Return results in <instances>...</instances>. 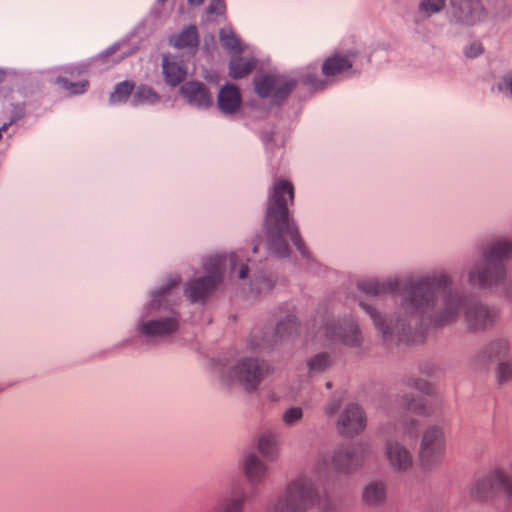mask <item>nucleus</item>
Listing matches in <instances>:
<instances>
[{"label": "nucleus", "mask_w": 512, "mask_h": 512, "mask_svg": "<svg viewBox=\"0 0 512 512\" xmlns=\"http://www.w3.org/2000/svg\"><path fill=\"white\" fill-rule=\"evenodd\" d=\"M294 201V186L286 179H277L272 188L265 217V229L270 249L279 257L289 254L287 240L301 249L302 239L290 218L288 205Z\"/></svg>", "instance_id": "1"}, {"label": "nucleus", "mask_w": 512, "mask_h": 512, "mask_svg": "<svg viewBox=\"0 0 512 512\" xmlns=\"http://www.w3.org/2000/svg\"><path fill=\"white\" fill-rule=\"evenodd\" d=\"M169 42L178 49L196 48L199 44L198 29L195 25H189L180 33L172 36Z\"/></svg>", "instance_id": "10"}, {"label": "nucleus", "mask_w": 512, "mask_h": 512, "mask_svg": "<svg viewBox=\"0 0 512 512\" xmlns=\"http://www.w3.org/2000/svg\"><path fill=\"white\" fill-rule=\"evenodd\" d=\"M442 451L441 432L437 429L428 430L423 438L421 449V460L423 463L428 461V458L435 453L439 455Z\"/></svg>", "instance_id": "9"}, {"label": "nucleus", "mask_w": 512, "mask_h": 512, "mask_svg": "<svg viewBox=\"0 0 512 512\" xmlns=\"http://www.w3.org/2000/svg\"><path fill=\"white\" fill-rule=\"evenodd\" d=\"M18 75L16 73H7L4 70L0 69V85L7 82L9 84H14L18 80Z\"/></svg>", "instance_id": "26"}, {"label": "nucleus", "mask_w": 512, "mask_h": 512, "mask_svg": "<svg viewBox=\"0 0 512 512\" xmlns=\"http://www.w3.org/2000/svg\"><path fill=\"white\" fill-rule=\"evenodd\" d=\"M163 73L165 81L171 86H177L187 76V71L183 65L171 60L168 56L163 58Z\"/></svg>", "instance_id": "11"}, {"label": "nucleus", "mask_w": 512, "mask_h": 512, "mask_svg": "<svg viewBox=\"0 0 512 512\" xmlns=\"http://www.w3.org/2000/svg\"><path fill=\"white\" fill-rule=\"evenodd\" d=\"M496 477H497L499 483H501V484L505 483L504 475L502 473L498 472L496 474Z\"/></svg>", "instance_id": "34"}, {"label": "nucleus", "mask_w": 512, "mask_h": 512, "mask_svg": "<svg viewBox=\"0 0 512 512\" xmlns=\"http://www.w3.org/2000/svg\"><path fill=\"white\" fill-rule=\"evenodd\" d=\"M245 471L250 479H254L263 473L264 468L255 456H249L245 462Z\"/></svg>", "instance_id": "19"}, {"label": "nucleus", "mask_w": 512, "mask_h": 512, "mask_svg": "<svg viewBox=\"0 0 512 512\" xmlns=\"http://www.w3.org/2000/svg\"><path fill=\"white\" fill-rule=\"evenodd\" d=\"M338 409V406L336 407H333V408H328V413L329 414H334L336 412V410Z\"/></svg>", "instance_id": "36"}, {"label": "nucleus", "mask_w": 512, "mask_h": 512, "mask_svg": "<svg viewBox=\"0 0 512 512\" xmlns=\"http://www.w3.org/2000/svg\"><path fill=\"white\" fill-rule=\"evenodd\" d=\"M221 280L222 274L219 272L194 279L188 284L185 293L192 302L203 300L214 291Z\"/></svg>", "instance_id": "3"}, {"label": "nucleus", "mask_w": 512, "mask_h": 512, "mask_svg": "<svg viewBox=\"0 0 512 512\" xmlns=\"http://www.w3.org/2000/svg\"><path fill=\"white\" fill-rule=\"evenodd\" d=\"M365 427V418L357 406L348 407L339 421V431L344 435H353Z\"/></svg>", "instance_id": "4"}, {"label": "nucleus", "mask_w": 512, "mask_h": 512, "mask_svg": "<svg viewBox=\"0 0 512 512\" xmlns=\"http://www.w3.org/2000/svg\"><path fill=\"white\" fill-rule=\"evenodd\" d=\"M257 65L254 58L237 57L230 61L229 76L233 79H242L248 76Z\"/></svg>", "instance_id": "13"}, {"label": "nucleus", "mask_w": 512, "mask_h": 512, "mask_svg": "<svg viewBox=\"0 0 512 512\" xmlns=\"http://www.w3.org/2000/svg\"><path fill=\"white\" fill-rule=\"evenodd\" d=\"M242 103L241 93L234 84L223 86L218 94V106L226 114H234L239 111Z\"/></svg>", "instance_id": "5"}, {"label": "nucleus", "mask_w": 512, "mask_h": 512, "mask_svg": "<svg viewBox=\"0 0 512 512\" xmlns=\"http://www.w3.org/2000/svg\"><path fill=\"white\" fill-rule=\"evenodd\" d=\"M168 289H163L162 294H165Z\"/></svg>", "instance_id": "40"}, {"label": "nucleus", "mask_w": 512, "mask_h": 512, "mask_svg": "<svg viewBox=\"0 0 512 512\" xmlns=\"http://www.w3.org/2000/svg\"><path fill=\"white\" fill-rule=\"evenodd\" d=\"M248 273V266L246 264H241L239 268V278L244 279L247 276Z\"/></svg>", "instance_id": "29"}, {"label": "nucleus", "mask_w": 512, "mask_h": 512, "mask_svg": "<svg viewBox=\"0 0 512 512\" xmlns=\"http://www.w3.org/2000/svg\"><path fill=\"white\" fill-rule=\"evenodd\" d=\"M226 512H240L239 503H233L232 506L229 507Z\"/></svg>", "instance_id": "31"}, {"label": "nucleus", "mask_w": 512, "mask_h": 512, "mask_svg": "<svg viewBox=\"0 0 512 512\" xmlns=\"http://www.w3.org/2000/svg\"><path fill=\"white\" fill-rule=\"evenodd\" d=\"M207 20L215 21L226 14V4L223 0H213L206 9Z\"/></svg>", "instance_id": "18"}, {"label": "nucleus", "mask_w": 512, "mask_h": 512, "mask_svg": "<svg viewBox=\"0 0 512 512\" xmlns=\"http://www.w3.org/2000/svg\"><path fill=\"white\" fill-rule=\"evenodd\" d=\"M302 417V410L300 408H291L284 414V421L291 424Z\"/></svg>", "instance_id": "22"}, {"label": "nucleus", "mask_w": 512, "mask_h": 512, "mask_svg": "<svg viewBox=\"0 0 512 512\" xmlns=\"http://www.w3.org/2000/svg\"><path fill=\"white\" fill-rule=\"evenodd\" d=\"M134 88L135 84L131 81L121 82L116 86L111 98L113 101H124L131 95Z\"/></svg>", "instance_id": "17"}, {"label": "nucleus", "mask_w": 512, "mask_h": 512, "mask_svg": "<svg viewBox=\"0 0 512 512\" xmlns=\"http://www.w3.org/2000/svg\"><path fill=\"white\" fill-rule=\"evenodd\" d=\"M204 0H188L189 5L191 6H200Z\"/></svg>", "instance_id": "33"}, {"label": "nucleus", "mask_w": 512, "mask_h": 512, "mask_svg": "<svg viewBox=\"0 0 512 512\" xmlns=\"http://www.w3.org/2000/svg\"><path fill=\"white\" fill-rule=\"evenodd\" d=\"M178 322L175 318L151 320L139 325V332L145 336L160 337L175 332Z\"/></svg>", "instance_id": "6"}, {"label": "nucleus", "mask_w": 512, "mask_h": 512, "mask_svg": "<svg viewBox=\"0 0 512 512\" xmlns=\"http://www.w3.org/2000/svg\"><path fill=\"white\" fill-rule=\"evenodd\" d=\"M366 290L369 293L378 294L381 291V287L379 285L375 284L373 288L372 287L371 288H366Z\"/></svg>", "instance_id": "30"}, {"label": "nucleus", "mask_w": 512, "mask_h": 512, "mask_svg": "<svg viewBox=\"0 0 512 512\" xmlns=\"http://www.w3.org/2000/svg\"><path fill=\"white\" fill-rule=\"evenodd\" d=\"M282 328H283V324H280V325L278 326V331H279V332H281Z\"/></svg>", "instance_id": "38"}, {"label": "nucleus", "mask_w": 512, "mask_h": 512, "mask_svg": "<svg viewBox=\"0 0 512 512\" xmlns=\"http://www.w3.org/2000/svg\"><path fill=\"white\" fill-rule=\"evenodd\" d=\"M385 490L382 485L371 484L366 487L363 498L368 504H376L384 499Z\"/></svg>", "instance_id": "16"}, {"label": "nucleus", "mask_w": 512, "mask_h": 512, "mask_svg": "<svg viewBox=\"0 0 512 512\" xmlns=\"http://www.w3.org/2000/svg\"><path fill=\"white\" fill-rule=\"evenodd\" d=\"M481 52H482L481 47H477L476 52H473V53L471 52V53H469V56H476L477 54H479V53H481Z\"/></svg>", "instance_id": "35"}, {"label": "nucleus", "mask_w": 512, "mask_h": 512, "mask_svg": "<svg viewBox=\"0 0 512 512\" xmlns=\"http://www.w3.org/2000/svg\"><path fill=\"white\" fill-rule=\"evenodd\" d=\"M222 45L234 54H240L244 45L232 30L222 29L219 34Z\"/></svg>", "instance_id": "15"}, {"label": "nucleus", "mask_w": 512, "mask_h": 512, "mask_svg": "<svg viewBox=\"0 0 512 512\" xmlns=\"http://www.w3.org/2000/svg\"><path fill=\"white\" fill-rule=\"evenodd\" d=\"M501 255H508L512 245L508 242L498 243L495 247Z\"/></svg>", "instance_id": "27"}, {"label": "nucleus", "mask_w": 512, "mask_h": 512, "mask_svg": "<svg viewBox=\"0 0 512 512\" xmlns=\"http://www.w3.org/2000/svg\"><path fill=\"white\" fill-rule=\"evenodd\" d=\"M273 443L274 441L270 436L261 437L258 444L260 452L265 455L270 453V448L272 447Z\"/></svg>", "instance_id": "23"}, {"label": "nucleus", "mask_w": 512, "mask_h": 512, "mask_svg": "<svg viewBox=\"0 0 512 512\" xmlns=\"http://www.w3.org/2000/svg\"><path fill=\"white\" fill-rule=\"evenodd\" d=\"M328 359L325 355H318L310 362L311 369L321 370L327 365Z\"/></svg>", "instance_id": "24"}, {"label": "nucleus", "mask_w": 512, "mask_h": 512, "mask_svg": "<svg viewBox=\"0 0 512 512\" xmlns=\"http://www.w3.org/2000/svg\"><path fill=\"white\" fill-rule=\"evenodd\" d=\"M181 92L188 100L199 106L209 107L212 104V96L204 84L200 82H188L181 87Z\"/></svg>", "instance_id": "7"}, {"label": "nucleus", "mask_w": 512, "mask_h": 512, "mask_svg": "<svg viewBox=\"0 0 512 512\" xmlns=\"http://www.w3.org/2000/svg\"><path fill=\"white\" fill-rule=\"evenodd\" d=\"M254 85L259 96L271 97L278 102L289 95L295 86V82L282 76L266 74L255 78Z\"/></svg>", "instance_id": "2"}, {"label": "nucleus", "mask_w": 512, "mask_h": 512, "mask_svg": "<svg viewBox=\"0 0 512 512\" xmlns=\"http://www.w3.org/2000/svg\"><path fill=\"white\" fill-rule=\"evenodd\" d=\"M512 375V367L507 364H501L498 369L499 381H505Z\"/></svg>", "instance_id": "25"}, {"label": "nucleus", "mask_w": 512, "mask_h": 512, "mask_svg": "<svg viewBox=\"0 0 512 512\" xmlns=\"http://www.w3.org/2000/svg\"><path fill=\"white\" fill-rule=\"evenodd\" d=\"M387 453L391 464L398 469H406L411 465L408 452L397 444L390 445Z\"/></svg>", "instance_id": "14"}, {"label": "nucleus", "mask_w": 512, "mask_h": 512, "mask_svg": "<svg viewBox=\"0 0 512 512\" xmlns=\"http://www.w3.org/2000/svg\"><path fill=\"white\" fill-rule=\"evenodd\" d=\"M58 82L72 94L84 93L89 86L88 80H81L79 82L73 83L66 79H59Z\"/></svg>", "instance_id": "20"}, {"label": "nucleus", "mask_w": 512, "mask_h": 512, "mask_svg": "<svg viewBox=\"0 0 512 512\" xmlns=\"http://www.w3.org/2000/svg\"><path fill=\"white\" fill-rule=\"evenodd\" d=\"M444 7V0H424L420 8L427 14L439 12Z\"/></svg>", "instance_id": "21"}, {"label": "nucleus", "mask_w": 512, "mask_h": 512, "mask_svg": "<svg viewBox=\"0 0 512 512\" xmlns=\"http://www.w3.org/2000/svg\"><path fill=\"white\" fill-rule=\"evenodd\" d=\"M179 284V281L178 280H173L172 281V284H171V287L172 286H177Z\"/></svg>", "instance_id": "37"}, {"label": "nucleus", "mask_w": 512, "mask_h": 512, "mask_svg": "<svg viewBox=\"0 0 512 512\" xmlns=\"http://www.w3.org/2000/svg\"><path fill=\"white\" fill-rule=\"evenodd\" d=\"M266 372H268V369L264 366H260L254 360L243 361L237 366L239 379L245 382L250 388H254Z\"/></svg>", "instance_id": "8"}, {"label": "nucleus", "mask_w": 512, "mask_h": 512, "mask_svg": "<svg viewBox=\"0 0 512 512\" xmlns=\"http://www.w3.org/2000/svg\"><path fill=\"white\" fill-rule=\"evenodd\" d=\"M351 67L352 61L349 56L335 54L325 60L322 66V71L326 76H334L349 70Z\"/></svg>", "instance_id": "12"}, {"label": "nucleus", "mask_w": 512, "mask_h": 512, "mask_svg": "<svg viewBox=\"0 0 512 512\" xmlns=\"http://www.w3.org/2000/svg\"><path fill=\"white\" fill-rule=\"evenodd\" d=\"M505 88L512 94V74L504 78Z\"/></svg>", "instance_id": "28"}, {"label": "nucleus", "mask_w": 512, "mask_h": 512, "mask_svg": "<svg viewBox=\"0 0 512 512\" xmlns=\"http://www.w3.org/2000/svg\"><path fill=\"white\" fill-rule=\"evenodd\" d=\"M479 316H480V317H484V316H485V314H484L483 312H480V313H479Z\"/></svg>", "instance_id": "39"}, {"label": "nucleus", "mask_w": 512, "mask_h": 512, "mask_svg": "<svg viewBox=\"0 0 512 512\" xmlns=\"http://www.w3.org/2000/svg\"><path fill=\"white\" fill-rule=\"evenodd\" d=\"M229 259L232 264V269L234 270L236 268L237 256L235 254H231Z\"/></svg>", "instance_id": "32"}]
</instances>
